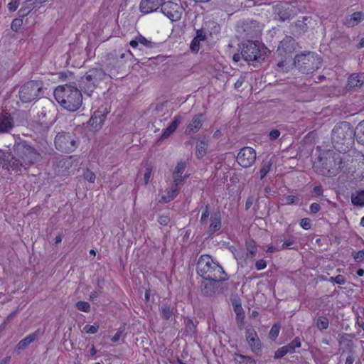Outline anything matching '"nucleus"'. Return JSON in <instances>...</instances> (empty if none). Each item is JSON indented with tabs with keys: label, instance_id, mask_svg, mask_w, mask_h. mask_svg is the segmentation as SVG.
<instances>
[{
	"label": "nucleus",
	"instance_id": "nucleus-1",
	"mask_svg": "<svg viewBox=\"0 0 364 364\" xmlns=\"http://www.w3.org/2000/svg\"><path fill=\"white\" fill-rule=\"evenodd\" d=\"M12 156L7 166L14 173H21L41 159L40 153L26 141H21L13 146Z\"/></svg>",
	"mask_w": 364,
	"mask_h": 364
},
{
	"label": "nucleus",
	"instance_id": "nucleus-2",
	"mask_svg": "<svg viewBox=\"0 0 364 364\" xmlns=\"http://www.w3.org/2000/svg\"><path fill=\"white\" fill-rule=\"evenodd\" d=\"M54 97L63 108L70 112L77 110L82 102V93L75 83L59 85L54 90Z\"/></svg>",
	"mask_w": 364,
	"mask_h": 364
},
{
	"label": "nucleus",
	"instance_id": "nucleus-3",
	"mask_svg": "<svg viewBox=\"0 0 364 364\" xmlns=\"http://www.w3.org/2000/svg\"><path fill=\"white\" fill-rule=\"evenodd\" d=\"M320 172L322 175L332 177L347 171L346 161L339 152L328 150L319 156Z\"/></svg>",
	"mask_w": 364,
	"mask_h": 364
},
{
	"label": "nucleus",
	"instance_id": "nucleus-4",
	"mask_svg": "<svg viewBox=\"0 0 364 364\" xmlns=\"http://www.w3.org/2000/svg\"><path fill=\"white\" fill-rule=\"evenodd\" d=\"M197 272L205 279L223 282L228 279L223 267L208 255H201L197 263Z\"/></svg>",
	"mask_w": 364,
	"mask_h": 364
},
{
	"label": "nucleus",
	"instance_id": "nucleus-5",
	"mask_svg": "<svg viewBox=\"0 0 364 364\" xmlns=\"http://www.w3.org/2000/svg\"><path fill=\"white\" fill-rule=\"evenodd\" d=\"M294 63L303 73L311 74L321 67V60L317 54L306 52L296 55Z\"/></svg>",
	"mask_w": 364,
	"mask_h": 364
},
{
	"label": "nucleus",
	"instance_id": "nucleus-6",
	"mask_svg": "<svg viewBox=\"0 0 364 364\" xmlns=\"http://www.w3.org/2000/svg\"><path fill=\"white\" fill-rule=\"evenodd\" d=\"M43 90V82L29 80L21 85L18 90V97L23 103L37 100Z\"/></svg>",
	"mask_w": 364,
	"mask_h": 364
},
{
	"label": "nucleus",
	"instance_id": "nucleus-7",
	"mask_svg": "<svg viewBox=\"0 0 364 364\" xmlns=\"http://www.w3.org/2000/svg\"><path fill=\"white\" fill-rule=\"evenodd\" d=\"M54 144L57 150L70 153L77 148L79 142L75 139L73 133L60 132L55 136Z\"/></svg>",
	"mask_w": 364,
	"mask_h": 364
},
{
	"label": "nucleus",
	"instance_id": "nucleus-8",
	"mask_svg": "<svg viewBox=\"0 0 364 364\" xmlns=\"http://www.w3.org/2000/svg\"><path fill=\"white\" fill-rule=\"evenodd\" d=\"M353 129L348 122H343L335 126L332 130V143L333 144H343L348 139H351ZM336 146V145H334Z\"/></svg>",
	"mask_w": 364,
	"mask_h": 364
},
{
	"label": "nucleus",
	"instance_id": "nucleus-9",
	"mask_svg": "<svg viewBox=\"0 0 364 364\" xmlns=\"http://www.w3.org/2000/svg\"><path fill=\"white\" fill-rule=\"evenodd\" d=\"M241 55L246 61L260 60L264 58V53H262L259 46L252 41L243 45Z\"/></svg>",
	"mask_w": 364,
	"mask_h": 364
},
{
	"label": "nucleus",
	"instance_id": "nucleus-10",
	"mask_svg": "<svg viewBox=\"0 0 364 364\" xmlns=\"http://www.w3.org/2000/svg\"><path fill=\"white\" fill-rule=\"evenodd\" d=\"M161 11L171 21H177L181 18L183 8L177 3L168 1H164Z\"/></svg>",
	"mask_w": 364,
	"mask_h": 364
},
{
	"label": "nucleus",
	"instance_id": "nucleus-11",
	"mask_svg": "<svg viewBox=\"0 0 364 364\" xmlns=\"http://www.w3.org/2000/svg\"><path fill=\"white\" fill-rule=\"evenodd\" d=\"M256 156V151L253 148L245 146L238 152L237 161L242 167L249 168L255 164Z\"/></svg>",
	"mask_w": 364,
	"mask_h": 364
},
{
	"label": "nucleus",
	"instance_id": "nucleus-12",
	"mask_svg": "<svg viewBox=\"0 0 364 364\" xmlns=\"http://www.w3.org/2000/svg\"><path fill=\"white\" fill-rule=\"evenodd\" d=\"M245 338L252 353H257L260 351L262 344L257 332L253 328L247 327L245 328Z\"/></svg>",
	"mask_w": 364,
	"mask_h": 364
},
{
	"label": "nucleus",
	"instance_id": "nucleus-13",
	"mask_svg": "<svg viewBox=\"0 0 364 364\" xmlns=\"http://www.w3.org/2000/svg\"><path fill=\"white\" fill-rule=\"evenodd\" d=\"M295 48V41L291 37L287 36L280 42L277 50V53L282 58H286L292 53Z\"/></svg>",
	"mask_w": 364,
	"mask_h": 364
},
{
	"label": "nucleus",
	"instance_id": "nucleus-14",
	"mask_svg": "<svg viewBox=\"0 0 364 364\" xmlns=\"http://www.w3.org/2000/svg\"><path fill=\"white\" fill-rule=\"evenodd\" d=\"M15 127L14 118L8 112L0 113V134H9Z\"/></svg>",
	"mask_w": 364,
	"mask_h": 364
},
{
	"label": "nucleus",
	"instance_id": "nucleus-15",
	"mask_svg": "<svg viewBox=\"0 0 364 364\" xmlns=\"http://www.w3.org/2000/svg\"><path fill=\"white\" fill-rule=\"evenodd\" d=\"M186 168V163L184 161H180L176 164L173 171V184L181 187L183 183L185 180L188 177V174L184 173Z\"/></svg>",
	"mask_w": 364,
	"mask_h": 364
},
{
	"label": "nucleus",
	"instance_id": "nucleus-16",
	"mask_svg": "<svg viewBox=\"0 0 364 364\" xmlns=\"http://www.w3.org/2000/svg\"><path fill=\"white\" fill-rule=\"evenodd\" d=\"M179 190V186L172 184L170 188H166L165 191H160L156 200L159 203H168L176 197Z\"/></svg>",
	"mask_w": 364,
	"mask_h": 364
},
{
	"label": "nucleus",
	"instance_id": "nucleus-17",
	"mask_svg": "<svg viewBox=\"0 0 364 364\" xmlns=\"http://www.w3.org/2000/svg\"><path fill=\"white\" fill-rule=\"evenodd\" d=\"M109 112V109L107 105H102L95 112L94 116H92V130H98L102 127Z\"/></svg>",
	"mask_w": 364,
	"mask_h": 364
},
{
	"label": "nucleus",
	"instance_id": "nucleus-18",
	"mask_svg": "<svg viewBox=\"0 0 364 364\" xmlns=\"http://www.w3.org/2000/svg\"><path fill=\"white\" fill-rule=\"evenodd\" d=\"M164 0H141L139 4L140 11L147 14L156 11L162 4Z\"/></svg>",
	"mask_w": 364,
	"mask_h": 364
},
{
	"label": "nucleus",
	"instance_id": "nucleus-19",
	"mask_svg": "<svg viewBox=\"0 0 364 364\" xmlns=\"http://www.w3.org/2000/svg\"><path fill=\"white\" fill-rule=\"evenodd\" d=\"M161 317L164 320H168L177 314V309L175 304L164 303L159 309Z\"/></svg>",
	"mask_w": 364,
	"mask_h": 364
},
{
	"label": "nucleus",
	"instance_id": "nucleus-20",
	"mask_svg": "<svg viewBox=\"0 0 364 364\" xmlns=\"http://www.w3.org/2000/svg\"><path fill=\"white\" fill-rule=\"evenodd\" d=\"M182 119L181 115L175 116L170 124L163 130L161 139H165L169 137L176 130Z\"/></svg>",
	"mask_w": 364,
	"mask_h": 364
},
{
	"label": "nucleus",
	"instance_id": "nucleus-21",
	"mask_svg": "<svg viewBox=\"0 0 364 364\" xmlns=\"http://www.w3.org/2000/svg\"><path fill=\"white\" fill-rule=\"evenodd\" d=\"M203 116L202 114L195 115L187 125L186 132L187 134H191L198 132L203 124Z\"/></svg>",
	"mask_w": 364,
	"mask_h": 364
},
{
	"label": "nucleus",
	"instance_id": "nucleus-22",
	"mask_svg": "<svg viewBox=\"0 0 364 364\" xmlns=\"http://www.w3.org/2000/svg\"><path fill=\"white\" fill-rule=\"evenodd\" d=\"M215 280L205 279L201 282L200 289L203 295L209 296L213 295L216 289V283Z\"/></svg>",
	"mask_w": 364,
	"mask_h": 364
},
{
	"label": "nucleus",
	"instance_id": "nucleus-23",
	"mask_svg": "<svg viewBox=\"0 0 364 364\" xmlns=\"http://www.w3.org/2000/svg\"><path fill=\"white\" fill-rule=\"evenodd\" d=\"M289 5L286 3H279L274 6V14H277L282 21H284L289 18L290 12Z\"/></svg>",
	"mask_w": 364,
	"mask_h": 364
},
{
	"label": "nucleus",
	"instance_id": "nucleus-24",
	"mask_svg": "<svg viewBox=\"0 0 364 364\" xmlns=\"http://www.w3.org/2000/svg\"><path fill=\"white\" fill-rule=\"evenodd\" d=\"M363 74H353L349 77L348 80L347 87L348 89L359 87L363 84Z\"/></svg>",
	"mask_w": 364,
	"mask_h": 364
},
{
	"label": "nucleus",
	"instance_id": "nucleus-25",
	"mask_svg": "<svg viewBox=\"0 0 364 364\" xmlns=\"http://www.w3.org/2000/svg\"><path fill=\"white\" fill-rule=\"evenodd\" d=\"M38 333L39 331H36L28 335L18 343V348L20 350L26 348L31 343H33L37 338V337L38 336Z\"/></svg>",
	"mask_w": 364,
	"mask_h": 364
},
{
	"label": "nucleus",
	"instance_id": "nucleus-26",
	"mask_svg": "<svg viewBox=\"0 0 364 364\" xmlns=\"http://www.w3.org/2000/svg\"><path fill=\"white\" fill-rule=\"evenodd\" d=\"M363 18V15L361 12H355L346 18L345 24L348 27H353L358 24Z\"/></svg>",
	"mask_w": 364,
	"mask_h": 364
},
{
	"label": "nucleus",
	"instance_id": "nucleus-27",
	"mask_svg": "<svg viewBox=\"0 0 364 364\" xmlns=\"http://www.w3.org/2000/svg\"><path fill=\"white\" fill-rule=\"evenodd\" d=\"M35 7L36 3L33 0H26L18 11L19 17L23 18L27 16Z\"/></svg>",
	"mask_w": 364,
	"mask_h": 364
},
{
	"label": "nucleus",
	"instance_id": "nucleus-28",
	"mask_svg": "<svg viewBox=\"0 0 364 364\" xmlns=\"http://www.w3.org/2000/svg\"><path fill=\"white\" fill-rule=\"evenodd\" d=\"M139 44L150 48L151 47L152 43L141 35L136 36L134 39L132 40L129 43L130 46L133 48H137Z\"/></svg>",
	"mask_w": 364,
	"mask_h": 364
},
{
	"label": "nucleus",
	"instance_id": "nucleus-29",
	"mask_svg": "<svg viewBox=\"0 0 364 364\" xmlns=\"http://www.w3.org/2000/svg\"><path fill=\"white\" fill-rule=\"evenodd\" d=\"M234 360L236 364H256V360L254 358L240 353L234 354Z\"/></svg>",
	"mask_w": 364,
	"mask_h": 364
},
{
	"label": "nucleus",
	"instance_id": "nucleus-30",
	"mask_svg": "<svg viewBox=\"0 0 364 364\" xmlns=\"http://www.w3.org/2000/svg\"><path fill=\"white\" fill-rule=\"evenodd\" d=\"M208 141L205 139L200 140L197 142L196 149V155L198 159L203 158L207 151Z\"/></svg>",
	"mask_w": 364,
	"mask_h": 364
},
{
	"label": "nucleus",
	"instance_id": "nucleus-31",
	"mask_svg": "<svg viewBox=\"0 0 364 364\" xmlns=\"http://www.w3.org/2000/svg\"><path fill=\"white\" fill-rule=\"evenodd\" d=\"M352 203L355 205H364V190L358 191L351 196Z\"/></svg>",
	"mask_w": 364,
	"mask_h": 364
},
{
	"label": "nucleus",
	"instance_id": "nucleus-32",
	"mask_svg": "<svg viewBox=\"0 0 364 364\" xmlns=\"http://www.w3.org/2000/svg\"><path fill=\"white\" fill-rule=\"evenodd\" d=\"M272 165V162L271 161V160L264 161L262 163L260 171H259V175H260L261 179L264 178L267 176V174L269 172Z\"/></svg>",
	"mask_w": 364,
	"mask_h": 364
},
{
	"label": "nucleus",
	"instance_id": "nucleus-33",
	"mask_svg": "<svg viewBox=\"0 0 364 364\" xmlns=\"http://www.w3.org/2000/svg\"><path fill=\"white\" fill-rule=\"evenodd\" d=\"M355 134L359 142L364 144V120L356 127Z\"/></svg>",
	"mask_w": 364,
	"mask_h": 364
},
{
	"label": "nucleus",
	"instance_id": "nucleus-34",
	"mask_svg": "<svg viewBox=\"0 0 364 364\" xmlns=\"http://www.w3.org/2000/svg\"><path fill=\"white\" fill-rule=\"evenodd\" d=\"M328 325H329V321L325 316H321L318 317V318L316 319V326L321 331L327 329L328 327Z\"/></svg>",
	"mask_w": 364,
	"mask_h": 364
},
{
	"label": "nucleus",
	"instance_id": "nucleus-35",
	"mask_svg": "<svg viewBox=\"0 0 364 364\" xmlns=\"http://www.w3.org/2000/svg\"><path fill=\"white\" fill-rule=\"evenodd\" d=\"M289 353L295 352L296 348L301 347V341L299 337L295 338L291 343L284 346Z\"/></svg>",
	"mask_w": 364,
	"mask_h": 364
},
{
	"label": "nucleus",
	"instance_id": "nucleus-36",
	"mask_svg": "<svg viewBox=\"0 0 364 364\" xmlns=\"http://www.w3.org/2000/svg\"><path fill=\"white\" fill-rule=\"evenodd\" d=\"M236 313V321L238 324V327L240 329L242 328L245 314L241 306H237L235 309Z\"/></svg>",
	"mask_w": 364,
	"mask_h": 364
},
{
	"label": "nucleus",
	"instance_id": "nucleus-37",
	"mask_svg": "<svg viewBox=\"0 0 364 364\" xmlns=\"http://www.w3.org/2000/svg\"><path fill=\"white\" fill-rule=\"evenodd\" d=\"M141 174H143V180L144 184L146 185L151 176L152 174V168L149 165H146L140 171Z\"/></svg>",
	"mask_w": 364,
	"mask_h": 364
},
{
	"label": "nucleus",
	"instance_id": "nucleus-38",
	"mask_svg": "<svg viewBox=\"0 0 364 364\" xmlns=\"http://www.w3.org/2000/svg\"><path fill=\"white\" fill-rule=\"evenodd\" d=\"M220 226V215L214 213L210 217V224L209 228H219Z\"/></svg>",
	"mask_w": 364,
	"mask_h": 364
},
{
	"label": "nucleus",
	"instance_id": "nucleus-39",
	"mask_svg": "<svg viewBox=\"0 0 364 364\" xmlns=\"http://www.w3.org/2000/svg\"><path fill=\"white\" fill-rule=\"evenodd\" d=\"M22 25H23L22 18H21V17L16 18L12 21L11 24V28L14 31L17 32L21 28Z\"/></svg>",
	"mask_w": 364,
	"mask_h": 364
},
{
	"label": "nucleus",
	"instance_id": "nucleus-40",
	"mask_svg": "<svg viewBox=\"0 0 364 364\" xmlns=\"http://www.w3.org/2000/svg\"><path fill=\"white\" fill-rule=\"evenodd\" d=\"M246 247L247 252L252 255L254 256L257 252V247L255 242L253 240H248L246 242Z\"/></svg>",
	"mask_w": 364,
	"mask_h": 364
},
{
	"label": "nucleus",
	"instance_id": "nucleus-41",
	"mask_svg": "<svg viewBox=\"0 0 364 364\" xmlns=\"http://www.w3.org/2000/svg\"><path fill=\"white\" fill-rule=\"evenodd\" d=\"M76 307L77 308L78 310L85 311V312H88L90 309V304L88 302L82 301H80L77 302Z\"/></svg>",
	"mask_w": 364,
	"mask_h": 364
},
{
	"label": "nucleus",
	"instance_id": "nucleus-42",
	"mask_svg": "<svg viewBox=\"0 0 364 364\" xmlns=\"http://www.w3.org/2000/svg\"><path fill=\"white\" fill-rule=\"evenodd\" d=\"M58 166L65 169L69 168L71 166L70 158H63L58 161Z\"/></svg>",
	"mask_w": 364,
	"mask_h": 364
},
{
	"label": "nucleus",
	"instance_id": "nucleus-43",
	"mask_svg": "<svg viewBox=\"0 0 364 364\" xmlns=\"http://www.w3.org/2000/svg\"><path fill=\"white\" fill-rule=\"evenodd\" d=\"M287 353H288V350L286 349L285 346H284L278 348L275 351L274 358L275 359H279V358H281L284 357Z\"/></svg>",
	"mask_w": 364,
	"mask_h": 364
},
{
	"label": "nucleus",
	"instance_id": "nucleus-44",
	"mask_svg": "<svg viewBox=\"0 0 364 364\" xmlns=\"http://www.w3.org/2000/svg\"><path fill=\"white\" fill-rule=\"evenodd\" d=\"M9 159H6V153L0 149V164L2 165L3 168L10 170V166H7V161Z\"/></svg>",
	"mask_w": 364,
	"mask_h": 364
},
{
	"label": "nucleus",
	"instance_id": "nucleus-45",
	"mask_svg": "<svg viewBox=\"0 0 364 364\" xmlns=\"http://www.w3.org/2000/svg\"><path fill=\"white\" fill-rule=\"evenodd\" d=\"M279 330H280V326L279 325H277V324L273 325L269 331V336L273 338H277L279 335Z\"/></svg>",
	"mask_w": 364,
	"mask_h": 364
},
{
	"label": "nucleus",
	"instance_id": "nucleus-46",
	"mask_svg": "<svg viewBox=\"0 0 364 364\" xmlns=\"http://www.w3.org/2000/svg\"><path fill=\"white\" fill-rule=\"evenodd\" d=\"M330 281L332 282H335L338 284H344L346 283V279L343 275L341 274H338L334 277H331Z\"/></svg>",
	"mask_w": 364,
	"mask_h": 364
},
{
	"label": "nucleus",
	"instance_id": "nucleus-47",
	"mask_svg": "<svg viewBox=\"0 0 364 364\" xmlns=\"http://www.w3.org/2000/svg\"><path fill=\"white\" fill-rule=\"evenodd\" d=\"M19 6V0H11V2L8 4V9L11 12L15 11Z\"/></svg>",
	"mask_w": 364,
	"mask_h": 364
},
{
	"label": "nucleus",
	"instance_id": "nucleus-48",
	"mask_svg": "<svg viewBox=\"0 0 364 364\" xmlns=\"http://www.w3.org/2000/svg\"><path fill=\"white\" fill-rule=\"evenodd\" d=\"M208 216H209V211H208V208L206 207V208L203 211L201 218H200V222L203 225H207Z\"/></svg>",
	"mask_w": 364,
	"mask_h": 364
},
{
	"label": "nucleus",
	"instance_id": "nucleus-49",
	"mask_svg": "<svg viewBox=\"0 0 364 364\" xmlns=\"http://www.w3.org/2000/svg\"><path fill=\"white\" fill-rule=\"evenodd\" d=\"M355 353H354V351L350 350L349 351V353H348V355L345 360V364H353V363L355 361Z\"/></svg>",
	"mask_w": 364,
	"mask_h": 364
},
{
	"label": "nucleus",
	"instance_id": "nucleus-50",
	"mask_svg": "<svg viewBox=\"0 0 364 364\" xmlns=\"http://www.w3.org/2000/svg\"><path fill=\"white\" fill-rule=\"evenodd\" d=\"M197 40L204 41L206 39V34L203 29L197 31L196 36L195 37Z\"/></svg>",
	"mask_w": 364,
	"mask_h": 364
},
{
	"label": "nucleus",
	"instance_id": "nucleus-51",
	"mask_svg": "<svg viewBox=\"0 0 364 364\" xmlns=\"http://www.w3.org/2000/svg\"><path fill=\"white\" fill-rule=\"evenodd\" d=\"M267 267V262L264 259H259L256 262L255 267L257 270L264 269Z\"/></svg>",
	"mask_w": 364,
	"mask_h": 364
},
{
	"label": "nucleus",
	"instance_id": "nucleus-52",
	"mask_svg": "<svg viewBox=\"0 0 364 364\" xmlns=\"http://www.w3.org/2000/svg\"><path fill=\"white\" fill-rule=\"evenodd\" d=\"M199 41L197 40L196 38H194L193 39V41H191V50L193 51H195V52H197L199 50Z\"/></svg>",
	"mask_w": 364,
	"mask_h": 364
},
{
	"label": "nucleus",
	"instance_id": "nucleus-53",
	"mask_svg": "<svg viewBox=\"0 0 364 364\" xmlns=\"http://www.w3.org/2000/svg\"><path fill=\"white\" fill-rule=\"evenodd\" d=\"M353 257L356 262H362L364 260V250H360L357 252L354 255Z\"/></svg>",
	"mask_w": 364,
	"mask_h": 364
},
{
	"label": "nucleus",
	"instance_id": "nucleus-54",
	"mask_svg": "<svg viewBox=\"0 0 364 364\" xmlns=\"http://www.w3.org/2000/svg\"><path fill=\"white\" fill-rule=\"evenodd\" d=\"M124 329L122 328H119L117 331V332L114 334V336L111 338V341L112 342H117L120 340L122 333H123Z\"/></svg>",
	"mask_w": 364,
	"mask_h": 364
},
{
	"label": "nucleus",
	"instance_id": "nucleus-55",
	"mask_svg": "<svg viewBox=\"0 0 364 364\" xmlns=\"http://www.w3.org/2000/svg\"><path fill=\"white\" fill-rule=\"evenodd\" d=\"M297 201V198L295 196H288L285 198L284 204L291 205Z\"/></svg>",
	"mask_w": 364,
	"mask_h": 364
},
{
	"label": "nucleus",
	"instance_id": "nucleus-56",
	"mask_svg": "<svg viewBox=\"0 0 364 364\" xmlns=\"http://www.w3.org/2000/svg\"><path fill=\"white\" fill-rule=\"evenodd\" d=\"M277 70L278 71L282 72H287V68H286V63L284 60L279 61L277 65Z\"/></svg>",
	"mask_w": 364,
	"mask_h": 364
},
{
	"label": "nucleus",
	"instance_id": "nucleus-57",
	"mask_svg": "<svg viewBox=\"0 0 364 364\" xmlns=\"http://www.w3.org/2000/svg\"><path fill=\"white\" fill-rule=\"evenodd\" d=\"M255 198L253 196H250L247 198L245 202V209L249 210L254 203Z\"/></svg>",
	"mask_w": 364,
	"mask_h": 364
},
{
	"label": "nucleus",
	"instance_id": "nucleus-58",
	"mask_svg": "<svg viewBox=\"0 0 364 364\" xmlns=\"http://www.w3.org/2000/svg\"><path fill=\"white\" fill-rule=\"evenodd\" d=\"M279 135H280V132L277 129L272 130L269 134V138L272 140H274V139H277L279 136Z\"/></svg>",
	"mask_w": 364,
	"mask_h": 364
},
{
	"label": "nucleus",
	"instance_id": "nucleus-59",
	"mask_svg": "<svg viewBox=\"0 0 364 364\" xmlns=\"http://www.w3.org/2000/svg\"><path fill=\"white\" fill-rule=\"evenodd\" d=\"M169 219L166 215L160 216L159 222L161 225H167Z\"/></svg>",
	"mask_w": 364,
	"mask_h": 364
},
{
	"label": "nucleus",
	"instance_id": "nucleus-60",
	"mask_svg": "<svg viewBox=\"0 0 364 364\" xmlns=\"http://www.w3.org/2000/svg\"><path fill=\"white\" fill-rule=\"evenodd\" d=\"M310 210L312 213H316L320 210V205L318 203H312L310 206Z\"/></svg>",
	"mask_w": 364,
	"mask_h": 364
},
{
	"label": "nucleus",
	"instance_id": "nucleus-61",
	"mask_svg": "<svg viewBox=\"0 0 364 364\" xmlns=\"http://www.w3.org/2000/svg\"><path fill=\"white\" fill-rule=\"evenodd\" d=\"M300 225L302 228L311 225V220L309 218H303L300 222Z\"/></svg>",
	"mask_w": 364,
	"mask_h": 364
},
{
	"label": "nucleus",
	"instance_id": "nucleus-62",
	"mask_svg": "<svg viewBox=\"0 0 364 364\" xmlns=\"http://www.w3.org/2000/svg\"><path fill=\"white\" fill-rule=\"evenodd\" d=\"M245 81V77L243 76H241L237 80V82L235 83V88H239L242 86V85L243 84Z\"/></svg>",
	"mask_w": 364,
	"mask_h": 364
},
{
	"label": "nucleus",
	"instance_id": "nucleus-63",
	"mask_svg": "<svg viewBox=\"0 0 364 364\" xmlns=\"http://www.w3.org/2000/svg\"><path fill=\"white\" fill-rule=\"evenodd\" d=\"M186 328H188L190 331L194 330L195 326L191 320H188L187 323H186Z\"/></svg>",
	"mask_w": 364,
	"mask_h": 364
},
{
	"label": "nucleus",
	"instance_id": "nucleus-64",
	"mask_svg": "<svg viewBox=\"0 0 364 364\" xmlns=\"http://www.w3.org/2000/svg\"><path fill=\"white\" fill-rule=\"evenodd\" d=\"M356 323L358 325V326L360 327L364 331V321H363L362 318H360V316L358 317Z\"/></svg>",
	"mask_w": 364,
	"mask_h": 364
}]
</instances>
